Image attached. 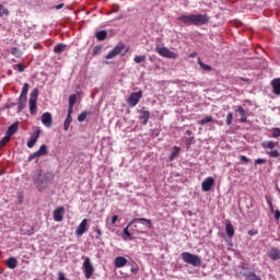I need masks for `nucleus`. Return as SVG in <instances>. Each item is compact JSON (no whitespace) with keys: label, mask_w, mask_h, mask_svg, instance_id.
Segmentation results:
<instances>
[{"label":"nucleus","mask_w":280,"mask_h":280,"mask_svg":"<svg viewBox=\"0 0 280 280\" xmlns=\"http://www.w3.org/2000/svg\"><path fill=\"white\" fill-rule=\"evenodd\" d=\"M270 207V211H275V207L273 206H269Z\"/></svg>","instance_id":"nucleus-61"},{"label":"nucleus","mask_w":280,"mask_h":280,"mask_svg":"<svg viewBox=\"0 0 280 280\" xmlns=\"http://www.w3.org/2000/svg\"><path fill=\"white\" fill-rule=\"evenodd\" d=\"M11 137L9 135H7L5 137H3L0 140V148H4V145L8 143V141H10Z\"/></svg>","instance_id":"nucleus-39"},{"label":"nucleus","mask_w":280,"mask_h":280,"mask_svg":"<svg viewBox=\"0 0 280 280\" xmlns=\"http://www.w3.org/2000/svg\"><path fill=\"white\" fill-rule=\"evenodd\" d=\"M198 65H199V67H201L203 69V71H211L212 70L211 66L202 62V60H200V58L198 59Z\"/></svg>","instance_id":"nucleus-31"},{"label":"nucleus","mask_w":280,"mask_h":280,"mask_svg":"<svg viewBox=\"0 0 280 280\" xmlns=\"http://www.w3.org/2000/svg\"><path fill=\"white\" fill-rule=\"evenodd\" d=\"M19 201L23 202V195H19Z\"/></svg>","instance_id":"nucleus-58"},{"label":"nucleus","mask_w":280,"mask_h":280,"mask_svg":"<svg viewBox=\"0 0 280 280\" xmlns=\"http://www.w3.org/2000/svg\"><path fill=\"white\" fill-rule=\"evenodd\" d=\"M226 126H231L233 124V113H228L226 115Z\"/></svg>","instance_id":"nucleus-41"},{"label":"nucleus","mask_w":280,"mask_h":280,"mask_svg":"<svg viewBox=\"0 0 280 280\" xmlns=\"http://www.w3.org/2000/svg\"><path fill=\"white\" fill-rule=\"evenodd\" d=\"M273 95H280V78H276L271 81Z\"/></svg>","instance_id":"nucleus-15"},{"label":"nucleus","mask_w":280,"mask_h":280,"mask_svg":"<svg viewBox=\"0 0 280 280\" xmlns=\"http://www.w3.org/2000/svg\"><path fill=\"white\" fill-rule=\"evenodd\" d=\"M34 159H36V155H34V153H32V154L28 156V161L32 162V161H34Z\"/></svg>","instance_id":"nucleus-55"},{"label":"nucleus","mask_w":280,"mask_h":280,"mask_svg":"<svg viewBox=\"0 0 280 280\" xmlns=\"http://www.w3.org/2000/svg\"><path fill=\"white\" fill-rule=\"evenodd\" d=\"M11 54L12 56H14L15 58H21V56H23V52H21V49L19 47H13L11 49Z\"/></svg>","instance_id":"nucleus-29"},{"label":"nucleus","mask_w":280,"mask_h":280,"mask_svg":"<svg viewBox=\"0 0 280 280\" xmlns=\"http://www.w3.org/2000/svg\"><path fill=\"white\" fill-rule=\"evenodd\" d=\"M16 132H19V121H15L9 126L7 135L12 138V136L16 135Z\"/></svg>","instance_id":"nucleus-18"},{"label":"nucleus","mask_w":280,"mask_h":280,"mask_svg":"<svg viewBox=\"0 0 280 280\" xmlns=\"http://www.w3.org/2000/svg\"><path fill=\"white\" fill-rule=\"evenodd\" d=\"M126 264H128V259H126L125 257L118 256L115 259V267L116 268H124V266H126Z\"/></svg>","instance_id":"nucleus-21"},{"label":"nucleus","mask_w":280,"mask_h":280,"mask_svg":"<svg viewBox=\"0 0 280 280\" xmlns=\"http://www.w3.org/2000/svg\"><path fill=\"white\" fill-rule=\"evenodd\" d=\"M38 137H40V129L35 130L33 136L27 141V148H34L36 145V142L38 141Z\"/></svg>","instance_id":"nucleus-14"},{"label":"nucleus","mask_w":280,"mask_h":280,"mask_svg":"<svg viewBox=\"0 0 280 280\" xmlns=\"http://www.w3.org/2000/svg\"><path fill=\"white\" fill-rule=\"evenodd\" d=\"M38 101V90H33L30 97V113L31 115H35L38 106L36 102Z\"/></svg>","instance_id":"nucleus-7"},{"label":"nucleus","mask_w":280,"mask_h":280,"mask_svg":"<svg viewBox=\"0 0 280 280\" xmlns=\"http://www.w3.org/2000/svg\"><path fill=\"white\" fill-rule=\"evenodd\" d=\"M34 154V156H35V159L38 161V159H40V154H39V152L37 151V152H35V153H33Z\"/></svg>","instance_id":"nucleus-54"},{"label":"nucleus","mask_w":280,"mask_h":280,"mask_svg":"<svg viewBox=\"0 0 280 280\" xmlns=\"http://www.w3.org/2000/svg\"><path fill=\"white\" fill-rule=\"evenodd\" d=\"M247 280H261V278L259 276H257L255 272H249L246 276Z\"/></svg>","instance_id":"nucleus-35"},{"label":"nucleus","mask_w":280,"mask_h":280,"mask_svg":"<svg viewBox=\"0 0 280 280\" xmlns=\"http://www.w3.org/2000/svg\"><path fill=\"white\" fill-rule=\"evenodd\" d=\"M117 220H119L118 215H113L110 219L112 224H117Z\"/></svg>","instance_id":"nucleus-46"},{"label":"nucleus","mask_w":280,"mask_h":280,"mask_svg":"<svg viewBox=\"0 0 280 280\" xmlns=\"http://www.w3.org/2000/svg\"><path fill=\"white\" fill-rule=\"evenodd\" d=\"M25 104H27V98L20 96L18 103L19 113H21L25 108Z\"/></svg>","instance_id":"nucleus-24"},{"label":"nucleus","mask_w":280,"mask_h":280,"mask_svg":"<svg viewBox=\"0 0 280 280\" xmlns=\"http://www.w3.org/2000/svg\"><path fill=\"white\" fill-rule=\"evenodd\" d=\"M186 135H187L188 137H191V135H194V131L187 130V131H186Z\"/></svg>","instance_id":"nucleus-57"},{"label":"nucleus","mask_w":280,"mask_h":280,"mask_svg":"<svg viewBox=\"0 0 280 280\" xmlns=\"http://www.w3.org/2000/svg\"><path fill=\"white\" fill-rule=\"evenodd\" d=\"M9 14H10V11L3 8V4H0V16H8Z\"/></svg>","instance_id":"nucleus-38"},{"label":"nucleus","mask_w":280,"mask_h":280,"mask_svg":"<svg viewBox=\"0 0 280 280\" xmlns=\"http://www.w3.org/2000/svg\"><path fill=\"white\" fill-rule=\"evenodd\" d=\"M241 161H244V163H250V160L246 158V155H241Z\"/></svg>","instance_id":"nucleus-50"},{"label":"nucleus","mask_w":280,"mask_h":280,"mask_svg":"<svg viewBox=\"0 0 280 280\" xmlns=\"http://www.w3.org/2000/svg\"><path fill=\"white\" fill-rule=\"evenodd\" d=\"M155 51H156V54H159V56H162V58H168L170 60H176V58H178V52H174V51L167 49V47L158 45L155 47Z\"/></svg>","instance_id":"nucleus-5"},{"label":"nucleus","mask_w":280,"mask_h":280,"mask_svg":"<svg viewBox=\"0 0 280 280\" xmlns=\"http://www.w3.org/2000/svg\"><path fill=\"white\" fill-rule=\"evenodd\" d=\"M140 119H142V126H148V121H150V110H140Z\"/></svg>","instance_id":"nucleus-17"},{"label":"nucleus","mask_w":280,"mask_h":280,"mask_svg":"<svg viewBox=\"0 0 280 280\" xmlns=\"http://www.w3.org/2000/svg\"><path fill=\"white\" fill-rule=\"evenodd\" d=\"M266 164V159H257L255 160V165H264Z\"/></svg>","instance_id":"nucleus-45"},{"label":"nucleus","mask_w":280,"mask_h":280,"mask_svg":"<svg viewBox=\"0 0 280 280\" xmlns=\"http://www.w3.org/2000/svg\"><path fill=\"white\" fill-rule=\"evenodd\" d=\"M143 97V92L142 91H138V92H133L130 94V96L127 100V104L131 107L135 108V106H137V104H139V102H141V98Z\"/></svg>","instance_id":"nucleus-6"},{"label":"nucleus","mask_w":280,"mask_h":280,"mask_svg":"<svg viewBox=\"0 0 280 280\" xmlns=\"http://www.w3.org/2000/svg\"><path fill=\"white\" fill-rule=\"evenodd\" d=\"M196 56H198L197 52H191V54L189 55V58H196Z\"/></svg>","instance_id":"nucleus-56"},{"label":"nucleus","mask_w":280,"mask_h":280,"mask_svg":"<svg viewBox=\"0 0 280 280\" xmlns=\"http://www.w3.org/2000/svg\"><path fill=\"white\" fill-rule=\"evenodd\" d=\"M191 141H194V138L187 139V141H186V147L188 150H189V148H191Z\"/></svg>","instance_id":"nucleus-49"},{"label":"nucleus","mask_w":280,"mask_h":280,"mask_svg":"<svg viewBox=\"0 0 280 280\" xmlns=\"http://www.w3.org/2000/svg\"><path fill=\"white\" fill-rule=\"evenodd\" d=\"M259 231L257 230H249L248 231V235L253 236V235H258Z\"/></svg>","instance_id":"nucleus-48"},{"label":"nucleus","mask_w":280,"mask_h":280,"mask_svg":"<svg viewBox=\"0 0 280 280\" xmlns=\"http://www.w3.org/2000/svg\"><path fill=\"white\" fill-rule=\"evenodd\" d=\"M178 152H180V149L178 147H174L170 156V161H174V159L178 156Z\"/></svg>","instance_id":"nucleus-30"},{"label":"nucleus","mask_w":280,"mask_h":280,"mask_svg":"<svg viewBox=\"0 0 280 280\" xmlns=\"http://www.w3.org/2000/svg\"><path fill=\"white\" fill-rule=\"evenodd\" d=\"M124 49H126V45L124 43H119L113 50H110L105 56L106 60H113V58H115V56H119V54H121Z\"/></svg>","instance_id":"nucleus-9"},{"label":"nucleus","mask_w":280,"mask_h":280,"mask_svg":"<svg viewBox=\"0 0 280 280\" xmlns=\"http://www.w3.org/2000/svg\"><path fill=\"white\" fill-rule=\"evenodd\" d=\"M96 234H97L98 236H102V230H96Z\"/></svg>","instance_id":"nucleus-59"},{"label":"nucleus","mask_w":280,"mask_h":280,"mask_svg":"<svg viewBox=\"0 0 280 280\" xmlns=\"http://www.w3.org/2000/svg\"><path fill=\"white\" fill-rule=\"evenodd\" d=\"M102 52V46H95L92 51V56H97Z\"/></svg>","instance_id":"nucleus-44"},{"label":"nucleus","mask_w":280,"mask_h":280,"mask_svg":"<svg viewBox=\"0 0 280 280\" xmlns=\"http://www.w3.org/2000/svg\"><path fill=\"white\" fill-rule=\"evenodd\" d=\"M83 268L85 272V279H91V277H93V272H95V268H93V264H91V258H84Z\"/></svg>","instance_id":"nucleus-8"},{"label":"nucleus","mask_w":280,"mask_h":280,"mask_svg":"<svg viewBox=\"0 0 280 280\" xmlns=\"http://www.w3.org/2000/svg\"><path fill=\"white\" fill-rule=\"evenodd\" d=\"M54 180V175L51 173H45L44 175L40 172L34 176L35 185H37L38 189H45L49 183Z\"/></svg>","instance_id":"nucleus-2"},{"label":"nucleus","mask_w":280,"mask_h":280,"mask_svg":"<svg viewBox=\"0 0 280 280\" xmlns=\"http://www.w3.org/2000/svg\"><path fill=\"white\" fill-rule=\"evenodd\" d=\"M267 154L270 156V159H279L280 156L279 150H271L267 152Z\"/></svg>","instance_id":"nucleus-33"},{"label":"nucleus","mask_w":280,"mask_h":280,"mask_svg":"<svg viewBox=\"0 0 280 280\" xmlns=\"http://www.w3.org/2000/svg\"><path fill=\"white\" fill-rule=\"evenodd\" d=\"M52 217L55 222H62V218H65V207H58L54 210Z\"/></svg>","instance_id":"nucleus-13"},{"label":"nucleus","mask_w":280,"mask_h":280,"mask_svg":"<svg viewBox=\"0 0 280 280\" xmlns=\"http://www.w3.org/2000/svg\"><path fill=\"white\" fill-rule=\"evenodd\" d=\"M275 219H276V220H279V219H280V211H279V210H276V211H275Z\"/></svg>","instance_id":"nucleus-53"},{"label":"nucleus","mask_w":280,"mask_h":280,"mask_svg":"<svg viewBox=\"0 0 280 280\" xmlns=\"http://www.w3.org/2000/svg\"><path fill=\"white\" fill-rule=\"evenodd\" d=\"M133 62H136V65H141V62H145V55L136 56L133 58Z\"/></svg>","instance_id":"nucleus-34"},{"label":"nucleus","mask_w":280,"mask_h":280,"mask_svg":"<svg viewBox=\"0 0 280 280\" xmlns=\"http://www.w3.org/2000/svg\"><path fill=\"white\" fill-rule=\"evenodd\" d=\"M271 137H272L273 139H279V137H280V128H273V129L271 130Z\"/></svg>","instance_id":"nucleus-37"},{"label":"nucleus","mask_w":280,"mask_h":280,"mask_svg":"<svg viewBox=\"0 0 280 280\" xmlns=\"http://www.w3.org/2000/svg\"><path fill=\"white\" fill-rule=\"evenodd\" d=\"M269 258H271L272 261H279L280 250L278 248H271L269 252Z\"/></svg>","instance_id":"nucleus-20"},{"label":"nucleus","mask_w":280,"mask_h":280,"mask_svg":"<svg viewBox=\"0 0 280 280\" xmlns=\"http://www.w3.org/2000/svg\"><path fill=\"white\" fill-rule=\"evenodd\" d=\"M62 8H65V3H60L55 7L56 10H62Z\"/></svg>","instance_id":"nucleus-52"},{"label":"nucleus","mask_w":280,"mask_h":280,"mask_svg":"<svg viewBox=\"0 0 280 280\" xmlns=\"http://www.w3.org/2000/svg\"><path fill=\"white\" fill-rule=\"evenodd\" d=\"M58 279L59 280H67V278L65 277V275L62 272H58Z\"/></svg>","instance_id":"nucleus-51"},{"label":"nucleus","mask_w":280,"mask_h":280,"mask_svg":"<svg viewBox=\"0 0 280 280\" xmlns=\"http://www.w3.org/2000/svg\"><path fill=\"white\" fill-rule=\"evenodd\" d=\"M13 69H18L19 73H23V71H25V67L23 66V63L14 65Z\"/></svg>","instance_id":"nucleus-42"},{"label":"nucleus","mask_w":280,"mask_h":280,"mask_svg":"<svg viewBox=\"0 0 280 280\" xmlns=\"http://www.w3.org/2000/svg\"><path fill=\"white\" fill-rule=\"evenodd\" d=\"M178 21L185 23L186 25H207L209 23V15L207 14H188V15H180Z\"/></svg>","instance_id":"nucleus-1"},{"label":"nucleus","mask_w":280,"mask_h":280,"mask_svg":"<svg viewBox=\"0 0 280 280\" xmlns=\"http://www.w3.org/2000/svg\"><path fill=\"white\" fill-rule=\"evenodd\" d=\"M42 124L46 127V128H51L52 124H54V118L51 117V113L46 112L42 115Z\"/></svg>","instance_id":"nucleus-11"},{"label":"nucleus","mask_w":280,"mask_h":280,"mask_svg":"<svg viewBox=\"0 0 280 280\" xmlns=\"http://www.w3.org/2000/svg\"><path fill=\"white\" fill-rule=\"evenodd\" d=\"M106 36H108V33L106 31H97L95 33V38L97 40H106Z\"/></svg>","instance_id":"nucleus-25"},{"label":"nucleus","mask_w":280,"mask_h":280,"mask_svg":"<svg viewBox=\"0 0 280 280\" xmlns=\"http://www.w3.org/2000/svg\"><path fill=\"white\" fill-rule=\"evenodd\" d=\"M244 82H247L248 80L242 79Z\"/></svg>","instance_id":"nucleus-63"},{"label":"nucleus","mask_w":280,"mask_h":280,"mask_svg":"<svg viewBox=\"0 0 280 280\" xmlns=\"http://www.w3.org/2000/svg\"><path fill=\"white\" fill-rule=\"evenodd\" d=\"M213 121V117L207 116L206 118H202L199 120V126H205L206 124H211Z\"/></svg>","instance_id":"nucleus-32"},{"label":"nucleus","mask_w":280,"mask_h":280,"mask_svg":"<svg viewBox=\"0 0 280 280\" xmlns=\"http://www.w3.org/2000/svg\"><path fill=\"white\" fill-rule=\"evenodd\" d=\"M267 205H268L269 207H272V201L268 200V201H267Z\"/></svg>","instance_id":"nucleus-60"},{"label":"nucleus","mask_w":280,"mask_h":280,"mask_svg":"<svg viewBox=\"0 0 280 280\" xmlns=\"http://www.w3.org/2000/svg\"><path fill=\"white\" fill-rule=\"evenodd\" d=\"M86 115H89L88 112H82L79 116H78V121L82 122L86 120Z\"/></svg>","instance_id":"nucleus-43"},{"label":"nucleus","mask_w":280,"mask_h":280,"mask_svg":"<svg viewBox=\"0 0 280 280\" xmlns=\"http://www.w3.org/2000/svg\"><path fill=\"white\" fill-rule=\"evenodd\" d=\"M277 145H279V142H275L272 140L265 141L261 143V148H264V150H275V148H277Z\"/></svg>","instance_id":"nucleus-19"},{"label":"nucleus","mask_w":280,"mask_h":280,"mask_svg":"<svg viewBox=\"0 0 280 280\" xmlns=\"http://www.w3.org/2000/svg\"><path fill=\"white\" fill-rule=\"evenodd\" d=\"M71 121H73V117L67 116L63 122V130L67 132L69 127L71 126Z\"/></svg>","instance_id":"nucleus-28"},{"label":"nucleus","mask_w":280,"mask_h":280,"mask_svg":"<svg viewBox=\"0 0 280 280\" xmlns=\"http://www.w3.org/2000/svg\"><path fill=\"white\" fill-rule=\"evenodd\" d=\"M42 156H45V154H47V145L46 144H42L37 151Z\"/></svg>","instance_id":"nucleus-40"},{"label":"nucleus","mask_w":280,"mask_h":280,"mask_svg":"<svg viewBox=\"0 0 280 280\" xmlns=\"http://www.w3.org/2000/svg\"><path fill=\"white\" fill-rule=\"evenodd\" d=\"M137 222H145L148 229H152V220L145 219V218H136V219H132L128 223V225L122 230L125 237L132 240V233H130L129 229L132 226V224H137Z\"/></svg>","instance_id":"nucleus-4"},{"label":"nucleus","mask_w":280,"mask_h":280,"mask_svg":"<svg viewBox=\"0 0 280 280\" xmlns=\"http://www.w3.org/2000/svg\"><path fill=\"white\" fill-rule=\"evenodd\" d=\"M215 185V179L213 177H207L202 183H201V189L202 191H211V187Z\"/></svg>","instance_id":"nucleus-12"},{"label":"nucleus","mask_w":280,"mask_h":280,"mask_svg":"<svg viewBox=\"0 0 280 280\" xmlns=\"http://www.w3.org/2000/svg\"><path fill=\"white\" fill-rule=\"evenodd\" d=\"M236 113L241 115V124H246V121L248 120V116H246V109H244V107L242 106H237Z\"/></svg>","instance_id":"nucleus-16"},{"label":"nucleus","mask_w":280,"mask_h":280,"mask_svg":"<svg viewBox=\"0 0 280 280\" xmlns=\"http://www.w3.org/2000/svg\"><path fill=\"white\" fill-rule=\"evenodd\" d=\"M75 102H78V96L72 94L69 96V106H75Z\"/></svg>","instance_id":"nucleus-36"},{"label":"nucleus","mask_w":280,"mask_h":280,"mask_svg":"<svg viewBox=\"0 0 280 280\" xmlns=\"http://www.w3.org/2000/svg\"><path fill=\"white\" fill-rule=\"evenodd\" d=\"M88 229H89V219H83L75 230V235L78 237H82L84 233H86Z\"/></svg>","instance_id":"nucleus-10"},{"label":"nucleus","mask_w":280,"mask_h":280,"mask_svg":"<svg viewBox=\"0 0 280 280\" xmlns=\"http://www.w3.org/2000/svg\"><path fill=\"white\" fill-rule=\"evenodd\" d=\"M28 91H30V84L28 83H24L23 88H22V91H21L20 97L27 98Z\"/></svg>","instance_id":"nucleus-27"},{"label":"nucleus","mask_w":280,"mask_h":280,"mask_svg":"<svg viewBox=\"0 0 280 280\" xmlns=\"http://www.w3.org/2000/svg\"><path fill=\"white\" fill-rule=\"evenodd\" d=\"M71 115H73V106L69 105L67 117H71Z\"/></svg>","instance_id":"nucleus-47"},{"label":"nucleus","mask_w":280,"mask_h":280,"mask_svg":"<svg viewBox=\"0 0 280 280\" xmlns=\"http://www.w3.org/2000/svg\"><path fill=\"white\" fill-rule=\"evenodd\" d=\"M137 232H138V233H143V231H139V230H137Z\"/></svg>","instance_id":"nucleus-62"},{"label":"nucleus","mask_w":280,"mask_h":280,"mask_svg":"<svg viewBox=\"0 0 280 280\" xmlns=\"http://www.w3.org/2000/svg\"><path fill=\"white\" fill-rule=\"evenodd\" d=\"M19 265V260H16V258L14 257H10L7 260V266L8 268H10L11 270H14V268H16V266Z\"/></svg>","instance_id":"nucleus-22"},{"label":"nucleus","mask_w":280,"mask_h":280,"mask_svg":"<svg viewBox=\"0 0 280 280\" xmlns=\"http://www.w3.org/2000/svg\"><path fill=\"white\" fill-rule=\"evenodd\" d=\"M225 232H226L228 237H233V235H235V229L233 228V224L226 223Z\"/></svg>","instance_id":"nucleus-23"},{"label":"nucleus","mask_w":280,"mask_h":280,"mask_svg":"<svg viewBox=\"0 0 280 280\" xmlns=\"http://www.w3.org/2000/svg\"><path fill=\"white\" fill-rule=\"evenodd\" d=\"M182 259L184 264H189L195 268H200L202 266V258H200V256L198 255H195L188 252L182 253Z\"/></svg>","instance_id":"nucleus-3"},{"label":"nucleus","mask_w":280,"mask_h":280,"mask_svg":"<svg viewBox=\"0 0 280 280\" xmlns=\"http://www.w3.org/2000/svg\"><path fill=\"white\" fill-rule=\"evenodd\" d=\"M65 49H67V45H65V44H57L54 47V54H62V51H65Z\"/></svg>","instance_id":"nucleus-26"}]
</instances>
